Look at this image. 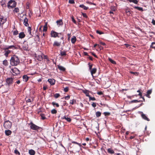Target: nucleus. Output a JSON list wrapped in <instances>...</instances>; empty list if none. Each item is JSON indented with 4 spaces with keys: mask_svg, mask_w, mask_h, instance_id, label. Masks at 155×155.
Returning a JSON list of instances; mask_svg holds the SVG:
<instances>
[{
    "mask_svg": "<svg viewBox=\"0 0 155 155\" xmlns=\"http://www.w3.org/2000/svg\"><path fill=\"white\" fill-rule=\"evenodd\" d=\"M19 60L18 58L14 55L12 57L10 60V63L12 66H16L19 63Z\"/></svg>",
    "mask_w": 155,
    "mask_h": 155,
    "instance_id": "1",
    "label": "nucleus"
},
{
    "mask_svg": "<svg viewBox=\"0 0 155 155\" xmlns=\"http://www.w3.org/2000/svg\"><path fill=\"white\" fill-rule=\"evenodd\" d=\"M16 5V3L15 1L11 0L8 2V7L9 8H10V7L11 8H13L15 7Z\"/></svg>",
    "mask_w": 155,
    "mask_h": 155,
    "instance_id": "2",
    "label": "nucleus"
},
{
    "mask_svg": "<svg viewBox=\"0 0 155 155\" xmlns=\"http://www.w3.org/2000/svg\"><path fill=\"white\" fill-rule=\"evenodd\" d=\"M11 72L13 73V74L14 75H16L17 74H19L20 73V71L18 69L16 68H14L11 69Z\"/></svg>",
    "mask_w": 155,
    "mask_h": 155,
    "instance_id": "3",
    "label": "nucleus"
},
{
    "mask_svg": "<svg viewBox=\"0 0 155 155\" xmlns=\"http://www.w3.org/2000/svg\"><path fill=\"white\" fill-rule=\"evenodd\" d=\"M7 20L6 18L4 17V16L0 15V25H3L5 23Z\"/></svg>",
    "mask_w": 155,
    "mask_h": 155,
    "instance_id": "4",
    "label": "nucleus"
},
{
    "mask_svg": "<svg viewBox=\"0 0 155 155\" xmlns=\"http://www.w3.org/2000/svg\"><path fill=\"white\" fill-rule=\"evenodd\" d=\"M58 33L56 32V31H51L50 33V35L51 37H52L54 38H56L57 37H59L58 36Z\"/></svg>",
    "mask_w": 155,
    "mask_h": 155,
    "instance_id": "5",
    "label": "nucleus"
},
{
    "mask_svg": "<svg viewBox=\"0 0 155 155\" xmlns=\"http://www.w3.org/2000/svg\"><path fill=\"white\" fill-rule=\"evenodd\" d=\"M141 114V116L142 117L144 120H147V121H150V119L147 117V116L145 114H144L143 112H140V113Z\"/></svg>",
    "mask_w": 155,
    "mask_h": 155,
    "instance_id": "6",
    "label": "nucleus"
},
{
    "mask_svg": "<svg viewBox=\"0 0 155 155\" xmlns=\"http://www.w3.org/2000/svg\"><path fill=\"white\" fill-rule=\"evenodd\" d=\"M13 78H7L6 79V83L8 85L11 84L13 82Z\"/></svg>",
    "mask_w": 155,
    "mask_h": 155,
    "instance_id": "7",
    "label": "nucleus"
},
{
    "mask_svg": "<svg viewBox=\"0 0 155 155\" xmlns=\"http://www.w3.org/2000/svg\"><path fill=\"white\" fill-rule=\"evenodd\" d=\"M12 125L11 122L9 120L5 121L4 124V126H11Z\"/></svg>",
    "mask_w": 155,
    "mask_h": 155,
    "instance_id": "8",
    "label": "nucleus"
},
{
    "mask_svg": "<svg viewBox=\"0 0 155 155\" xmlns=\"http://www.w3.org/2000/svg\"><path fill=\"white\" fill-rule=\"evenodd\" d=\"M31 129L35 131H38L39 129L41 130V128L39 127H30Z\"/></svg>",
    "mask_w": 155,
    "mask_h": 155,
    "instance_id": "9",
    "label": "nucleus"
},
{
    "mask_svg": "<svg viewBox=\"0 0 155 155\" xmlns=\"http://www.w3.org/2000/svg\"><path fill=\"white\" fill-rule=\"evenodd\" d=\"M55 81L53 78L49 79V83L51 85H54L55 83Z\"/></svg>",
    "mask_w": 155,
    "mask_h": 155,
    "instance_id": "10",
    "label": "nucleus"
},
{
    "mask_svg": "<svg viewBox=\"0 0 155 155\" xmlns=\"http://www.w3.org/2000/svg\"><path fill=\"white\" fill-rule=\"evenodd\" d=\"M56 23L59 26L62 25H63V23L62 19H60L56 21Z\"/></svg>",
    "mask_w": 155,
    "mask_h": 155,
    "instance_id": "11",
    "label": "nucleus"
},
{
    "mask_svg": "<svg viewBox=\"0 0 155 155\" xmlns=\"http://www.w3.org/2000/svg\"><path fill=\"white\" fill-rule=\"evenodd\" d=\"M97 69L96 68H92L90 71L92 75H93V74H95L97 71Z\"/></svg>",
    "mask_w": 155,
    "mask_h": 155,
    "instance_id": "12",
    "label": "nucleus"
},
{
    "mask_svg": "<svg viewBox=\"0 0 155 155\" xmlns=\"http://www.w3.org/2000/svg\"><path fill=\"white\" fill-rule=\"evenodd\" d=\"M5 53L4 55L6 57H7L8 54L11 51L10 50H8V48H6L5 50Z\"/></svg>",
    "mask_w": 155,
    "mask_h": 155,
    "instance_id": "13",
    "label": "nucleus"
},
{
    "mask_svg": "<svg viewBox=\"0 0 155 155\" xmlns=\"http://www.w3.org/2000/svg\"><path fill=\"white\" fill-rule=\"evenodd\" d=\"M28 20L27 18H25L24 19V24L26 26H28Z\"/></svg>",
    "mask_w": 155,
    "mask_h": 155,
    "instance_id": "14",
    "label": "nucleus"
},
{
    "mask_svg": "<svg viewBox=\"0 0 155 155\" xmlns=\"http://www.w3.org/2000/svg\"><path fill=\"white\" fill-rule=\"evenodd\" d=\"M25 36V35L23 32H21L19 34V38H24Z\"/></svg>",
    "mask_w": 155,
    "mask_h": 155,
    "instance_id": "15",
    "label": "nucleus"
},
{
    "mask_svg": "<svg viewBox=\"0 0 155 155\" xmlns=\"http://www.w3.org/2000/svg\"><path fill=\"white\" fill-rule=\"evenodd\" d=\"M61 44V42H59L57 41H55L54 42L53 45V46H56L57 47H59L60 46Z\"/></svg>",
    "mask_w": 155,
    "mask_h": 155,
    "instance_id": "16",
    "label": "nucleus"
},
{
    "mask_svg": "<svg viewBox=\"0 0 155 155\" xmlns=\"http://www.w3.org/2000/svg\"><path fill=\"white\" fill-rule=\"evenodd\" d=\"M79 7H80L83 8L84 10H87L89 8L88 7H86L83 4L80 5H79Z\"/></svg>",
    "mask_w": 155,
    "mask_h": 155,
    "instance_id": "17",
    "label": "nucleus"
},
{
    "mask_svg": "<svg viewBox=\"0 0 155 155\" xmlns=\"http://www.w3.org/2000/svg\"><path fill=\"white\" fill-rule=\"evenodd\" d=\"M107 151L108 153L111 154H113L114 153V150L111 148L108 149L107 150Z\"/></svg>",
    "mask_w": 155,
    "mask_h": 155,
    "instance_id": "18",
    "label": "nucleus"
},
{
    "mask_svg": "<svg viewBox=\"0 0 155 155\" xmlns=\"http://www.w3.org/2000/svg\"><path fill=\"white\" fill-rule=\"evenodd\" d=\"M83 92L84 94H85L86 96L88 97H89L90 96V95H89L88 91L86 90H83Z\"/></svg>",
    "mask_w": 155,
    "mask_h": 155,
    "instance_id": "19",
    "label": "nucleus"
},
{
    "mask_svg": "<svg viewBox=\"0 0 155 155\" xmlns=\"http://www.w3.org/2000/svg\"><path fill=\"white\" fill-rule=\"evenodd\" d=\"M58 68L60 70L63 71L65 70V68L61 66L58 65Z\"/></svg>",
    "mask_w": 155,
    "mask_h": 155,
    "instance_id": "20",
    "label": "nucleus"
},
{
    "mask_svg": "<svg viewBox=\"0 0 155 155\" xmlns=\"http://www.w3.org/2000/svg\"><path fill=\"white\" fill-rule=\"evenodd\" d=\"M76 38L75 36H73L71 38V42L73 44H74L76 42Z\"/></svg>",
    "mask_w": 155,
    "mask_h": 155,
    "instance_id": "21",
    "label": "nucleus"
},
{
    "mask_svg": "<svg viewBox=\"0 0 155 155\" xmlns=\"http://www.w3.org/2000/svg\"><path fill=\"white\" fill-rule=\"evenodd\" d=\"M12 132L9 130H5V133L7 136H8L11 134Z\"/></svg>",
    "mask_w": 155,
    "mask_h": 155,
    "instance_id": "22",
    "label": "nucleus"
},
{
    "mask_svg": "<svg viewBox=\"0 0 155 155\" xmlns=\"http://www.w3.org/2000/svg\"><path fill=\"white\" fill-rule=\"evenodd\" d=\"M29 153L31 155H34L35 154V152L34 150L31 149L29 150Z\"/></svg>",
    "mask_w": 155,
    "mask_h": 155,
    "instance_id": "23",
    "label": "nucleus"
},
{
    "mask_svg": "<svg viewBox=\"0 0 155 155\" xmlns=\"http://www.w3.org/2000/svg\"><path fill=\"white\" fill-rule=\"evenodd\" d=\"M28 78H29L26 75H23V78L25 82H27L28 81Z\"/></svg>",
    "mask_w": 155,
    "mask_h": 155,
    "instance_id": "24",
    "label": "nucleus"
},
{
    "mask_svg": "<svg viewBox=\"0 0 155 155\" xmlns=\"http://www.w3.org/2000/svg\"><path fill=\"white\" fill-rule=\"evenodd\" d=\"M63 119H64L68 121L69 122H70L71 120V119L69 118L67 116H65L64 117H63Z\"/></svg>",
    "mask_w": 155,
    "mask_h": 155,
    "instance_id": "25",
    "label": "nucleus"
},
{
    "mask_svg": "<svg viewBox=\"0 0 155 155\" xmlns=\"http://www.w3.org/2000/svg\"><path fill=\"white\" fill-rule=\"evenodd\" d=\"M108 60L112 64H116V62L113 60L111 58H108Z\"/></svg>",
    "mask_w": 155,
    "mask_h": 155,
    "instance_id": "26",
    "label": "nucleus"
},
{
    "mask_svg": "<svg viewBox=\"0 0 155 155\" xmlns=\"http://www.w3.org/2000/svg\"><path fill=\"white\" fill-rule=\"evenodd\" d=\"M35 57L37 59V60H39V61H41V60L42 59V56L40 55H38V56H35Z\"/></svg>",
    "mask_w": 155,
    "mask_h": 155,
    "instance_id": "27",
    "label": "nucleus"
},
{
    "mask_svg": "<svg viewBox=\"0 0 155 155\" xmlns=\"http://www.w3.org/2000/svg\"><path fill=\"white\" fill-rule=\"evenodd\" d=\"M96 115L97 117H100L101 115V113L99 111H97L96 112Z\"/></svg>",
    "mask_w": 155,
    "mask_h": 155,
    "instance_id": "28",
    "label": "nucleus"
},
{
    "mask_svg": "<svg viewBox=\"0 0 155 155\" xmlns=\"http://www.w3.org/2000/svg\"><path fill=\"white\" fill-rule=\"evenodd\" d=\"M40 118L42 120H45L46 119V117L45 116V115L44 114H40Z\"/></svg>",
    "mask_w": 155,
    "mask_h": 155,
    "instance_id": "29",
    "label": "nucleus"
},
{
    "mask_svg": "<svg viewBox=\"0 0 155 155\" xmlns=\"http://www.w3.org/2000/svg\"><path fill=\"white\" fill-rule=\"evenodd\" d=\"M134 8L135 9H137L139 11H143V8L142 7H140L138 6H135L134 7Z\"/></svg>",
    "mask_w": 155,
    "mask_h": 155,
    "instance_id": "30",
    "label": "nucleus"
},
{
    "mask_svg": "<svg viewBox=\"0 0 155 155\" xmlns=\"http://www.w3.org/2000/svg\"><path fill=\"white\" fill-rule=\"evenodd\" d=\"M3 64L5 66H7L8 64V62L7 60H5L3 61Z\"/></svg>",
    "mask_w": 155,
    "mask_h": 155,
    "instance_id": "31",
    "label": "nucleus"
},
{
    "mask_svg": "<svg viewBox=\"0 0 155 155\" xmlns=\"http://www.w3.org/2000/svg\"><path fill=\"white\" fill-rule=\"evenodd\" d=\"M130 72L131 74H133L136 76H137L139 74V73L137 72H133L132 71H130Z\"/></svg>",
    "mask_w": 155,
    "mask_h": 155,
    "instance_id": "32",
    "label": "nucleus"
},
{
    "mask_svg": "<svg viewBox=\"0 0 155 155\" xmlns=\"http://www.w3.org/2000/svg\"><path fill=\"white\" fill-rule=\"evenodd\" d=\"M61 56H65L66 55V52L65 51H61Z\"/></svg>",
    "mask_w": 155,
    "mask_h": 155,
    "instance_id": "33",
    "label": "nucleus"
},
{
    "mask_svg": "<svg viewBox=\"0 0 155 155\" xmlns=\"http://www.w3.org/2000/svg\"><path fill=\"white\" fill-rule=\"evenodd\" d=\"M52 104L54 106L56 105L57 107H58L59 106L58 104L54 102H52Z\"/></svg>",
    "mask_w": 155,
    "mask_h": 155,
    "instance_id": "34",
    "label": "nucleus"
},
{
    "mask_svg": "<svg viewBox=\"0 0 155 155\" xmlns=\"http://www.w3.org/2000/svg\"><path fill=\"white\" fill-rule=\"evenodd\" d=\"M103 114L106 117L110 115V113L109 112H104Z\"/></svg>",
    "mask_w": 155,
    "mask_h": 155,
    "instance_id": "35",
    "label": "nucleus"
},
{
    "mask_svg": "<svg viewBox=\"0 0 155 155\" xmlns=\"http://www.w3.org/2000/svg\"><path fill=\"white\" fill-rule=\"evenodd\" d=\"M52 114H56L57 113V111L55 109H53L51 111Z\"/></svg>",
    "mask_w": 155,
    "mask_h": 155,
    "instance_id": "36",
    "label": "nucleus"
},
{
    "mask_svg": "<svg viewBox=\"0 0 155 155\" xmlns=\"http://www.w3.org/2000/svg\"><path fill=\"white\" fill-rule=\"evenodd\" d=\"M74 103H76L75 100L73 99L70 101V103L72 105Z\"/></svg>",
    "mask_w": 155,
    "mask_h": 155,
    "instance_id": "37",
    "label": "nucleus"
},
{
    "mask_svg": "<svg viewBox=\"0 0 155 155\" xmlns=\"http://www.w3.org/2000/svg\"><path fill=\"white\" fill-rule=\"evenodd\" d=\"M28 32H29V34L30 35H31V28L30 27H28Z\"/></svg>",
    "mask_w": 155,
    "mask_h": 155,
    "instance_id": "38",
    "label": "nucleus"
},
{
    "mask_svg": "<svg viewBox=\"0 0 155 155\" xmlns=\"http://www.w3.org/2000/svg\"><path fill=\"white\" fill-rule=\"evenodd\" d=\"M89 67V70L91 71L92 69V68L93 66V64H91L90 63H89L88 64Z\"/></svg>",
    "mask_w": 155,
    "mask_h": 155,
    "instance_id": "39",
    "label": "nucleus"
},
{
    "mask_svg": "<svg viewBox=\"0 0 155 155\" xmlns=\"http://www.w3.org/2000/svg\"><path fill=\"white\" fill-rule=\"evenodd\" d=\"M60 96V95L59 94L56 93L54 95V97L55 98H58Z\"/></svg>",
    "mask_w": 155,
    "mask_h": 155,
    "instance_id": "40",
    "label": "nucleus"
},
{
    "mask_svg": "<svg viewBox=\"0 0 155 155\" xmlns=\"http://www.w3.org/2000/svg\"><path fill=\"white\" fill-rule=\"evenodd\" d=\"M89 98L90 100L95 101L96 100V99L95 97H91L90 96L89 97Z\"/></svg>",
    "mask_w": 155,
    "mask_h": 155,
    "instance_id": "41",
    "label": "nucleus"
},
{
    "mask_svg": "<svg viewBox=\"0 0 155 155\" xmlns=\"http://www.w3.org/2000/svg\"><path fill=\"white\" fill-rule=\"evenodd\" d=\"M152 92V90L151 89L147 91V95H149V94L150 95V94H151Z\"/></svg>",
    "mask_w": 155,
    "mask_h": 155,
    "instance_id": "42",
    "label": "nucleus"
},
{
    "mask_svg": "<svg viewBox=\"0 0 155 155\" xmlns=\"http://www.w3.org/2000/svg\"><path fill=\"white\" fill-rule=\"evenodd\" d=\"M138 102V101L137 100H132L130 102V103H134Z\"/></svg>",
    "mask_w": 155,
    "mask_h": 155,
    "instance_id": "43",
    "label": "nucleus"
},
{
    "mask_svg": "<svg viewBox=\"0 0 155 155\" xmlns=\"http://www.w3.org/2000/svg\"><path fill=\"white\" fill-rule=\"evenodd\" d=\"M23 48L25 50H27L28 49V46H23Z\"/></svg>",
    "mask_w": 155,
    "mask_h": 155,
    "instance_id": "44",
    "label": "nucleus"
},
{
    "mask_svg": "<svg viewBox=\"0 0 155 155\" xmlns=\"http://www.w3.org/2000/svg\"><path fill=\"white\" fill-rule=\"evenodd\" d=\"M69 2L71 4H74L75 2L74 0H69Z\"/></svg>",
    "mask_w": 155,
    "mask_h": 155,
    "instance_id": "45",
    "label": "nucleus"
},
{
    "mask_svg": "<svg viewBox=\"0 0 155 155\" xmlns=\"http://www.w3.org/2000/svg\"><path fill=\"white\" fill-rule=\"evenodd\" d=\"M14 153L16 154H18L19 155L20 153L19 151L16 149L14 151Z\"/></svg>",
    "mask_w": 155,
    "mask_h": 155,
    "instance_id": "46",
    "label": "nucleus"
},
{
    "mask_svg": "<svg viewBox=\"0 0 155 155\" xmlns=\"http://www.w3.org/2000/svg\"><path fill=\"white\" fill-rule=\"evenodd\" d=\"M47 27H45L43 26V31L44 32H46L47 31Z\"/></svg>",
    "mask_w": 155,
    "mask_h": 155,
    "instance_id": "47",
    "label": "nucleus"
},
{
    "mask_svg": "<svg viewBox=\"0 0 155 155\" xmlns=\"http://www.w3.org/2000/svg\"><path fill=\"white\" fill-rule=\"evenodd\" d=\"M18 34V32L17 30L15 31H13L14 35H17Z\"/></svg>",
    "mask_w": 155,
    "mask_h": 155,
    "instance_id": "48",
    "label": "nucleus"
},
{
    "mask_svg": "<svg viewBox=\"0 0 155 155\" xmlns=\"http://www.w3.org/2000/svg\"><path fill=\"white\" fill-rule=\"evenodd\" d=\"M71 19H72V21L74 24H76V21L75 20V19H74V17L73 16H72L71 17Z\"/></svg>",
    "mask_w": 155,
    "mask_h": 155,
    "instance_id": "49",
    "label": "nucleus"
},
{
    "mask_svg": "<svg viewBox=\"0 0 155 155\" xmlns=\"http://www.w3.org/2000/svg\"><path fill=\"white\" fill-rule=\"evenodd\" d=\"M68 87H66L64 89V91L65 92H66L68 91Z\"/></svg>",
    "mask_w": 155,
    "mask_h": 155,
    "instance_id": "50",
    "label": "nucleus"
},
{
    "mask_svg": "<svg viewBox=\"0 0 155 155\" xmlns=\"http://www.w3.org/2000/svg\"><path fill=\"white\" fill-rule=\"evenodd\" d=\"M86 3H87V4H89L91 5H96V4H95L94 3H92V2H87Z\"/></svg>",
    "mask_w": 155,
    "mask_h": 155,
    "instance_id": "51",
    "label": "nucleus"
},
{
    "mask_svg": "<svg viewBox=\"0 0 155 155\" xmlns=\"http://www.w3.org/2000/svg\"><path fill=\"white\" fill-rule=\"evenodd\" d=\"M96 33L97 34H98L100 35H101L103 34V33L102 32H101L98 30L96 31Z\"/></svg>",
    "mask_w": 155,
    "mask_h": 155,
    "instance_id": "52",
    "label": "nucleus"
},
{
    "mask_svg": "<svg viewBox=\"0 0 155 155\" xmlns=\"http://www.w3.org/2000/svg\"><path fill=\"white\" fill-rule=\"evenodd\" d=\"M19 10L18 8H15L14 9V11L17 12L19 11Z\"/></svg>",
    "mask_w": 155,
    "mask_h": 155,
    "instance_id": "53",
    "label": "nucleus"
},
{
    "mask_svg": "<svg viewBox=\"0 0 155 155\" xmlns=\"http://www.w3.org/2000/svg\"><path fill=\"white\" fill-rule=\"evenodd\" d=\"M132 2H133L135 4H137L138 3V1L137 0H133Z\"/></svg>",
    "mask_w": 155,
    "mask_h": 155,
    "instance_id": "54",
    "label": "nucleus"
},
{
    "mask_svg": "<svg viewBox=\"0 0 155 155\" xmlns=\"http://www.w3.org/2000/svg\"><path fill=\"white\" fill-rule=\"evenodd\" d=\"M82 15H83V16L84 17V18H87V15L86 13H82Z\"/></svg>",
    "mask_w": 155,
    "mask_h": 155,
    "instance_id": "55",
    "label": "nucleus"
},
{
    "mask_svg": "<svg viewBox=\"0 0 155 155\" xmlns=\"http://www.w3.org/2000/svg\"><path fill=\"white\" fill-rule=\"evenodd\" d=\"M125 130V129L123 127H122V128H121V132L122 133H124Z\"/></svg>",
    "mask_w": 155,
    "mask_h": 155,
    "instance_id": "56",
    "label": "nucleus"
},
{
    "mask_svg": "<svg viewBox=\"0 0 155 155\" xmlns=\"http://www.w3.org/2000/svg\"><path fill=\"white\" fill-rule=\"evenodd\" d=\"M126 12L127 13V15H130V12L129 10H127L126 11Z\"/></svg>",
    "mask_w": 155,
    "mask_h": 155,
    "instance_id": "57",
    "label": "nucleus"
},
{
    "mask_svg": "<svg viewBox=\"0 0 155 155\" xmlns=\"http://www.w3.org/2000/svg\"><path fill=\"white\" fill-rule=\"evenodd\" d=\"M97 94L99 95H102L103 94V93L102 91H99L97 93Z\"/></svg>",
    "mask_w": 155,
    "mask_h": 155,
    "instance_id": "58",
    "label": "nucleus"
},
{
    "mask_svg": "<svg viewBox=\"0 0 155 155\" xmlns=\"http://www.w3.org/2000/svg\"><path fill=\"white\" fill-rule=\"evenodd\" d=\"M92 106L94 107H95L96 106V104L95 103H93L92 104Z\"/></svg>",
    "mask_w": 155,
    "mask_h": 155,
    "instance_id": "59",
    "label": "nucleus"
},
{
    "mask_svg": "<svg viewBox=\"0 0 155 155\" xmlns=\"http://www.w3.org/2000/svg\"><path fill=\"white\" fill-rule=\"evenodd\" d=\"M70 96H67L65 97V100H68L70 98Z\"/></svg>",
    "mask_w": 155,
    "mask_h": 155,
    "instance_id": "60",
    "label": "nucleus"
},
{
    "mask_svg": "<svg viewBox=\"0 0 155 155\" xmlns=\"http://www.w3.org/2000/svg\"><path fill=\"white\" fill-rule=\"evenodd\" d=\"M92 54L93 56H94L96 58H97V56L94 53L92 52Z\"/></svg>",
    "mask_w": 155,
    "mask_h": 155,
    "instance_id": "61",
    "label": "nucleus"
},
{
    "mask_svg": "<svg viewBox=\"0 0 155 155\" xmlns=\"http://www.w3.org/2000/svg\"><path fill=\"white\" fill-rule=\"evenodd\" d=\"M152 23L153 25H155V20L153 19L152 20Z\"/></svg>",
    "mask_w": 155,
    "mask_h": 155,
    "instance_id": "62",
    "label": "nucleus"
},
{
    "mask_svg": "<svg viewBox=\"0 0 155 155\" xmlns=\"http://www.w3.org/2000/svg\"><path fill=\"white\" fill-rule=\"evenodd\" d=\"M42 26H40V27L39 28V29H38V31H42Z\"/></svg>",
    "mask_w": 155,
    "mask_h": 155,
    "instance_id": "63",
    "label": "nucleus"
},
{
    "mask_svg": "<svg viewBox=\"0 0 155 155\" xmlns=\"http://www.w3.org/2000/svg\"><path fill=\"white\" fill-rule=\"evenodd\" d=\"M100 44H101V45L103 46H104L106 45L105 43L101 42H100Z\"/></svg>",
    "mask_w": 155,
    "mask_h": 155,
    "instance_id": "64",
    "label": "nucleus"
}]
</instances>
